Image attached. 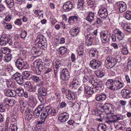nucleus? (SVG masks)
<instances>
[{"mask_svg": "<svg viewBox=\"0 0 131 131\" xmlns=\"http://www.w3.org/2000/svg\"><path fill=\"white\" fill-rule=\"evenodd\" d=\"M106 84L109 89L114 91L121 89L124 85L123 82H121L119 80L112 79L107 80Z\"/></svg>", "mask_w": 131, "mask_h": 131, "instance_id": "obj_1", "label": "nucleus"}, {"mask_svg": "<svg viewBox=\"0 0 131 131\" xmlns=\"http://www.w3.org/2000/svg\"><path fill=\"white\" fill-rule=\"evenodd\" d=\"M16 66L19 69L21 70L28 68V65L25 60L21 58L17 59L16 61Z\"/></svg>", "mask_w": 131, "mask_h": 131, "instance_id": "obj_2", "label": "nucleus"}, {"mask_svg": "<svg viewBox=\"0 0 131 131\" xmlns=\"http://www.w3.org/2000/svg\"><path fill=\"white\" fill-rule=\"evenodd\" d=\"M101 111L104 112L106 114H113L114 110L112 105L109 103L105 104L104 105L100 107Z\"/></svg>", "mask_w": 131, "mask_h": 131, "instance_id": "obj_3", "label": "nucleus"}, {"mask_svg": "<svg viewBox=\"0 0 131 131\" xmlns=\"http://www.w3.org/2000/svg\"><path fill=\"white\" fill-rule=\"evenodd\" d=\"M117 63L116 60L114 57L108 56L105 61V65L107 68H113Z\"/></svg>", "mask_w": 131, "mask_h": 131, "instance_id": "obj_4", "label": "nucleus"}, {"mask_svg": "<svg viewBox=\"0 0 131 131\" xmlns=\"http://www.w3.org/2000/svg\"><path fill=\"white\" fill-rule=\"evenodd\" d=\"M88 80H89V82L93 86L94 85L95 83L97 82V81L95 79L94 76L93 75L90 76L88 78L87 74H84L83 78V83H86Z\"/></svg>", "mask_w": 131, "mask_h": 131, "instance_id": "obj_5", "label": "nucleus"}, {"mask_svg": "<svg viewBox=\"0 0 131 131\" xmlns=\"http://www.w3.org/2000/svg\"><path fill=\"white\" fill-rule=\"evenodd\" d=\"M115 7L118 9L121 13L124 12L127 9V6L125 3L122 2H119L115 4Z\"/></svg>", "mask_w": 131, "mask_h": 131, "instance_id": "obj_6", "label": "nucleus"}, {"mask_svg": "<svg viewBox=\"0 0 131 131\" xmlns=\"http://www.w3.org/2000/svg\"><path fill=\"white\" fill-rule=\"evenodd\" d=\"M34 67L36 68V73L37 75H39L43 70V63L42 62H39L37 61H35L34 63Z\"/></svg>", "mask_w": 131, "mask_h": 131, "instance_id": "obj_7", "label": "nucleus"}, {"mask_svg": "<svg viewBox=\"0 0 131 131\" xmlns=\"http://www.w3.org/2000/svg\"><path fill=\"white\" fill-rule=\"evenodd\" d=\"M101 36L102 42L105 43L109 41L111 36V34L110 32L106 31L101 34Z\"/></svg>", "mask_w": 131, "mask_h": 131, "instance_id": "obj_8", "label": "nucleus"}, {"mask_svg": "<svg viewBox=\"0 0 131 131\" xmlns=\"http://www.w3.org/2000/svg\"><path fill=\"white\" fill-rule=\"evenodd\" d=\"M70 74L69 71L66 68L63 69L61 72L60 79L63 80H66L69 79Z\"/></svg>", "mask_w": 131, "mask_h": 131, "instance_id": "obj_9", "label": "nucleus"}, {"mask_svg": "<svg viewBox=\"0 0 131 131\" xmlns=\"http://www.w3.org/2000/svg\"><path fill=\"white\" fill-rule=\"evenodd\" d=\"M93 86H95L94 88L95 92L97 93H100L101 91H102L104 87L103 82L101 81H99V82H97Z\"/></svg>", "mask_w": 131, "mask_h": 131, "instance_id": "obj_10", "label": "nucleus"}, {"mask_svg": "<svg viewBox=\"0 0 131 131\" xmlns=\"http://www.w3.org/2000/svg\"><path fill=\"white\" fill-rule=\"evenodd\" d=\"M106 120L105 123L110 124H113V123L117 121L116 115H111L110 116H107L106 117Z\"/></svg>", "mask_w": 131, "mask_h": 131, "instance_id": "obj_11", "label": "nucleus"}, {"mask_svg": "<svg viewBox=\"0 0 131 131\" xmlns=\"http://www.w3.org/2000/svg\"><path fill=\"white\" fill-rule=\"evenodd\" d=\"M101 63L100 61L96 59H93L90 62L89 66L92 69H96L101 66Z\"/></svg>", "mask_w": 131, "mask_h": 131, "instance_id": "obj_12", "label": "nucleus"}, {"mask_svg": "<svg viewBox=\"0 0 131 131\" xmlns=\"http://www.w3.org/2000/svg\"><path fill=\"white\" fill-rule=\"evenodd\" d=\"M98 15L102 18H106L108 15L107 9L104 7L101 8L98 11Z\"/></svg>", "mask_w": 131, "mask_h": 131, "instance_id": "obj_13", "label": "nucleus"}, {"mask_svg": "<svg viewBox=\"0 0 131 131\" xmlns=\"http://www.w3.org/2000/svg\"><path fill=\"white\" fill-rule=\"evenodd\" d=\"M121 94L124 98L128 99L131 97V91L128 89H123L121 91Z\"/></svg>", "mask_w": 131, "mask_h": 131, "instance_id": "obj_14", "label": "nucleus"}, {"mask_svg": "<svg viewBox=\"0 0 131 131\" xmlns=\"http://www.w3.org/2000/svg\"><path fill=\"white\" fill-rule=\"evenodd\" d=\"M85 38L86 44L87 46H90L92 44V41L91 39L94 38V36L92 34H90L88 35V34L84 35Z\"/></svg>", "mask_w": 131, "mask_h": 131, "instance_id": "obj_15", "label": "nucleus"}, {"mask_svg": "<svg viewBox=\"0 0 131 131\" xmlns=\"http://www.w3.org/2000/svg\"><path fill=\"white\" fill-rule=\"evenodd\" d=\"M69 117L68 114L66 112L61 113L59 116L58 119L59 121L62 122H64L67 121Z\"/></svg>", "mask_w": 131, "mask_h": 131, "instance_id": "obj_16", "label": "nucleus"}, {"mask_svg": "<svg viewBox=\"0 0 131 131\" xmlns=\"http://www.w3.org/2000/svg\"><path fill=\"white\" fill-rule=\"evenodd\" d=\"M84 93L88 95H91L95 92L94 88H90L87 85H84Z\"/></svg>", "mask_w": 131, "mask_h": 131, "instance_id": "obj_17", "label": "nucleus"}, {"mask_svg": "<svg viewBox=\"0 0 131 131\" xmlns=\"http://www.w3.org/2000/svg\"><path fill=\"white\" fill-rule=\"evenodd\" d=\"M113 32L115 34L118 35L117 38L119 40H122L124 37V34L119 29H115L114 30Z\"/></svg>", "mask_w": 131, "mask_h": 131, "instance_id": "obj_18", "label": "nucleus"}, {"mask_svg": "<svg viewBox=\"0 0 131 131\" xmlns=\"http://www.w3.org/2000/svg\"><path fill=\"white\" fill-rule=\"evenodd\" d=\"M43 109V107L42 105H41L38 106L34 111L33 114L34 116L35 117H38L40 115L41 112Z\"/></svg>", "mask_w": 131, "mask_h": 131, "instance_id": "obj_19", "label": "nucleus"}, {"mask_svg": "<svg viewBox=\"0 0 131 131\" xmlns=\"http://www.w3.org/2000/svg\"><path fill=\"white\" fill-rule=\"evenodd\" d=\"M40 83L41 84H40V86L41 84L42 85V84L41 83ZM39 87H39L38 88L37 92L38 94L42 95L44 96H46L47 94V91L46 89L44 87H40V86Z\"/></svg>", "mask_w": 131, "mask_h": 131, "instance_id": "obj_20", "label": "nucleus"}, {"mask_svg": "<svg viewBox=\"0 0 131 131\" xmlns=\"http://www.w3.org/2000/svg\"><path fill=\"white\" fill-rule=\"evenodd\" d=\"M72 7V3L68 1L65 3L63 6L64 10L67 12L70 10Z\"/></svg>", "mask_w": 131, "mask_h": 131, "instance_id": "obj_21", "label": "nucleus"}, {"mask_svg": "<svg viewBox=\"0 0 131 131\" xmlns=\"http://www.w3.org/2000/svg\"><path fill=\"white\" fill-rule=\"evenodd\" d=\"M4 93L7 96L11 97H13L16 94V92L15 90H5Z\"/></svg>", "mask_w": 131, "mask_h": 131, "instance_id": "obj_22", "label": "nucleus"}, {"mask_svg": "<svg viewBox=\"0 0 131 131\" xmlns=\"http://www.w3.org/2000/svg\"><path fill=\"white\" fill-rule=\"evenodd\" d=\"M106 98V95L104 94L96 95L95 96L96 100L100 102H102L105 100Z\"/></svg>", "mask_w": 131, "mask_h": 131, "instance_id": "obj_23", "label": "nucleus"}, {"mask_svg": "<svg viewBox=\"0 0 131 131\" xmlns=\"http://www.w3.org/2000/svg\"><path fill=\"white\" fill-rule=\"evenodd\" d=\"M36 41L38 43H39V44H41L42 46V42L43 43L45 42L46 41V39L44 36L40 35L37 36Z\"/></svg>", "mask_w": 131, "mask_h": 131, "instance_id": "obj_24", "label": "nucleus"}, {"mask_svg": "<svg viewBox=\"0 0 131 131\" xmlns=\"http://www.w3.org/2000/svg\"><path fill=\"white\" fill-rule=\"evenodd\" d=\"M40 84H37L36 85L33 86L31 85L27 89V91L29 92H36L37 89H38V88L40 86Z\"/></svg>", "mask_w": 131, "mask_h": 131, "instance_id": "obj_25", "label": "nucleus"}, {"mask_svg": "<svg viewBox=\"0 0 131 131\" xmlns=\"http://www.w3.org/2000/svg\"><path fill=\"white\" fill-rule=\"evenodd\" d=\"M66 96L67 99L70 100H74L75 98L74 94L69 90H68V93Z\"/></svg>", "mask_w": 131, "mask_h": 131, "instance_id": "obj_26", "label": "nucleus"}, {"mask_svg": "<svg viewBox=\"0 0 131 131\" xmlns=\"http://www.w3.org/2000/svg\"><path fill=\"white\" fill-rule=\"evenodd\" d=\"M79 31L77 28H73L70 29L71 35L72 37L76 36Z\"/></svg>", "mask_w": 131, "mask_h": 131, "instance_id": "obj_27", "label": "nucleus"}, {"mask_svg": "<svg viewBox=\"0 0 131 131\" xmlns=\"http://www.w3.org/2000/svg\"><path fill=\"white\" fill-rule=\"evenodd\" d=\"M5 37V41L7 42L6 44L8 43L10 46L13 44L12 37L8 35H4Z\"/></svg>", "mask_w": 131, "mask_h": 131, "instance_id": "obj_28", "label": "nucleus"}, {"mask_svg": "<svg viewBox=\"0 0 131 131\" xmlns=\"http://www.w3.org/2000/svg\"><path fill=\"white\" fill-rule=\"evenodd\" d=\"M94 13L92 12L90 13L86 17V20L91 22L94 20Z\"/></svg>", "mask_w": 131, "mask_h": 131, "instance_id": "obj_29", "label": "nucleus"}, {"mask_svg": "<svg viewBox=\"0 0 131 131\" xmlns=\"http://www.w3.org/2000/svg\"><path fill=\"white\" fill-rule=\"evenodd\" d=\"M106 128V125L100 123L98 125L97 131H105Z\"/></svg>", "mask_w": 131, "mask_h": 131, "instance_id": "obj_30", "label": "nucleus"}, {"mask_svg": "<svg viewBox=\"0 0 131 131\" xmlns=\"http://www.w3.org/2000/svg\"><path fill=\"white\" fill-rule=\"evenodd\" d=\"M78 17L76 16H72L69 18L68 22L70 24H71L73 23L74 21H77L78 20Z\"/></svg>", "mask_w": 131, "mask_h": 131, "instance_id": "obj_31", "label": "nucleus"}, {"mask_svg": "<svg viewBox=\"0 0 131 131\" xmlns=\"http://www.w3.org/2000/svg\"><path fill=\"white\" fill-rule=\"evenodd\" d=\"M124 17L127 20H129L131 19V11H126L124 13Z\"/></svg>", "mask_w": 131, "mask_h": 131, "instance_id": "obj_32", "label": "nucleus"}, {"mask_svg": "<svg viewBox=\"0 0 131 131\" xmlns=\"http://www.w3.org/2000/svg\"><path fill=\"white\" fill-rule=\"evenodd\" d=\"M97 53V51L95 48H92L89 51V56L92 57H94Z\"/></svg>", "mask_w": 131, "mask_h": 131, "instance_id": "obj_33", "label": "nucleus"}, {"mask_svg": "<svg viewBox=\"0 0 131 131\" xmlns=\"http://www.w3.org/2000/svg\"><path fill=\"white\" fill-rule=\"evenodd\" d=\"M23 77H24V79L26 78H28L29 79L31 78L32 75L30 72L28 71H24L22 73Z\"/></svg>", "mask_w": 131, "mask_h": 131, "instance_id": "obj_34", "label": "nucleus"}, {"mask_svg": "<svg viewBox=\"0 0 131 131\" xmlns=\"http://www.w3.org/2000/svg\"><path fill=\"white\" fill-rule=\"evenodd\" d=\"M95 74L96 76L99 78H102L104 75V73L102 71L97 70L95 71Z\"/></svg>", "mask_w": 131, "mask_h": 131, "instance_id": "obj_35", "label": "nucleus"}, {"mask_svg": "<svg viewBox=\"0 0 131 131\" xmlns=\"http://www.w3.org/2000/svg\"><path fill=\"white\" fill-rule=\"evenodd\" d=\"M5 37L4 35H2L0 39V45L1 46H4L6 45V42L5 41Z\"/></svg>", "mask_w": 131, "mask_h": 131, "instance_id": "obj_36", "label": "nucleus"}, {"mask_svg": "<svg viewBox=\"0 0 131 131\" xmlns=\"http://www.w3.org/2000/svg\"><path fill=\"white\" fill-rule=\"evenodd\" d=\"M6 2L9 8H12L14 5L13 0H6Z\"/></svg>", "mask_w": 131, "mask_h": 131, "instance_id": "obj_37", "label": "nucleus"}, {"mask_svg": "<svg viewBox=\"0 0 131 131\" xmlns=\"http://www.w3.org/2000/svg\"><path fill=\"white\" fill-rule=\"evenodd\" d=\"M60 54L63 55L65 54L67 51V48L65 47H61L59 48Z\"/></svg>", "mask_w": 131, "mask_h": 131, "instance_id": "obj_38", "label": "nucleus"}, {"mask_svg": "<svg viewBox=\"0 0 131 131\" xmlns=\"http://www.w3.org/2000/svg\"><path fill=\"white\" fill-rule=\"evenodd\" d=\"M17 127L16 124H12L9 129V131H17Z\"/></svg>", "mask_w": 131, "mask_h": 131, "instance_id": "obj_39", "label": "nucleus"}, {"mask_svg": "<svg viewBox=\"0 0 131 131\" xmlns=\"http://www.w3.org/2000/svg\"><path fill=\"white\" fill-rule=\"evenodd\" d=\"M20 85H22L24 82V80L23 76H21L19 78L16 79V81Z\"/></svg>", "mask_w": 131, "mask_h": 131, "instance_id": "obj_40", "label": "nucleus"}, {"mask_svg": "<svg viewBox=\"0 0 131 131\" xmlns=\"http://www.w3.org/2000/svg\"><path fill=\"white\" fill-rule=\"evenodd\" d=\"M72 82L77 84L78 86L80 84V80L77 77H75L73 78Z\"/></svg>", "mask_w": 131, "mask_h": 131, "instance_id": "obj_41", "label": "nucleus"}, {"mask_svg": "<svg viewBox=\"0 0 131 131\" xmlns=\"http://www.w3.org/2000/svg\"><path fill=\"white\" fill-rule=\"evenodd\" d=\"M27 34V31L25 30H22L20 33V37L22 39H24L26 37Z\"/></svg>", "mask_w": 131, "mask_h": 131, "instance_id": "obj_42", "label": "nucleus"}, {"mask_svg": "<svg viewBox=\"0 0 131 131\" xmlns=\"http://www.w3.org/2000/svg\"><path fill=\"white\" fill-rule=\"evenodd\" d=\"M4 61L5 62H7L9 61L11 59V56L10 55L5 54V56L4 57Z\"/></svg>", "mask_w": 131, "mask_h": 131, "instance_id": "obj_43", "label": "nucleus"}, {"mask_svg": "<svg viewBox=\"0 0 131 131\" xmlns=\"http://www.w3.org/2000/svg\"><path fill=\"white\" fill-rule=\"evenodd\" d=\"M48 115L45 111H44L42 112L40 116V118L43 119H45V120Z\"/></svg>", "mask_w": 131, "mask_h": 131, "instance_id": "obj_44", "label": "nucleus"}, {"mask_svg": "<svg viewBox=\"0 0 131 131\" xmlns=\"http://www.w3.org/2000/svg\"><path fill=\"white\" fill-rule=\"evenodd\" d=\"M121 52L124 55H127L128 53V50L127 47H123L121 49Z\"/></svg>", "mask_w": 131, "mask_h": 131, "instance_id": "obj_45", "label": "nucleus"}, {"mask_svg": "<svg viewBox=\"0 0 131 131\" xmlns=\"http://www.w3.org/2000/svg\"><path fill=\"white\" fill-rule=\"evenodd\" d=\"M21 15H23L22 18L21 19L23 22H26L28 20V18H27L26 15H24L23 13H20L19 14V17H20Z\"/></svg>", "mask_w": 131, "mask_h": 131, "instance_id": "obj_46", "label": "nucleus"}, {"mask_svg": "<svg viewBox=\"0 0 131 131\" xmlns=\"http://www.w3.org/2000/svg\"><path fill=\"white\" fill-rule=\"evenodd\" d=\"M16 102L15 100L13 99H10L8 105L12 106H13L16 103Z\"/></svg>", "mask_w": 131, "mask_h": 131, "instance_id": "obj_47", "label": "nucleus"}, {"mask_svg": "<svg viewBox=\"0 0 131 131\" xmlns=\"http://www.w3.org/2000/svg\"><path fill=\"white\" fill-rule=\"evenodd\" d=\"M31 78L33 81L35 82H39L40 80L39 78L36 75L31 76Z\"/></svg>", "mask_w": 131, "mask_h": 131, "instance_id": "obj_48", "label": "nucleus"}, {"mask_svg": "<svg viewBox=\"0 0 131 131\" xmlns=\"http://www.w3.org/2000/svg\"><path fill=\"white\" fill-rule=\"evenodd\" d=\"M127 42L124 40L120 41L119 43V45L120 47L122 46L123 48L127 47Z\"/></svg>", "mask_w": 131, "mask_h": 131, "instance_id": "obj_49", "label": "nucleus"}, {"mask_svg": "<svg viewBox=\"0 0 131 131\" xmlns=\"http://www.w3.org/2000/svg\"><path fill=\"white\" fill-rule=\"evenodd\" d=\"M22 76V75H21L18 72L14 74L13 76V78L16 81V80L17 79L19 78L21 76Z\"/></svg>", "mask_w": 131, "mask_h": 131, "instance_id": "obj_50", "label": "nucleus"}, {"mask_svg": "<svg viewBox=\"0 0 131 131\" xmlns=\"http://www.w3.org/2000/svg\"><path fill=\"white\" fill-rule=\"evenodd\" d=\"M15 24L19 26H20L22 24V22L20 19H17L14 21Z\"/></svg>", "mask_w": 131, "mask_h": 131, "instance_id": "obj_51", "label": "nucleus"}, {"mask_svg": "<svg viewBox=\"0 0 131 131\" xmlns=\"http://www.w3.org/2000/svg\"><path fill=\"white\" fill-rule=\"evenodd\" d=\"M17 116L14 115L13 116H12L11 119V122L13 123L16 122L17 121Z\"/></svg>", "mask_w": 131, "mask_h": 131, "instance_id": "obj_52", "label": "nucleus"}, {"mask_svg": "<svg viewBox=\"0 0 131 131\" xmlns=\"http://www.w3.org/2000/svg\"><path fill=\"white\" fill-rule=\"evenodd\" d=\"M113 125H114L115 127L117 129H120L121 127V125L118 123L116 122L114 123H113Z\"/></svg>", "mask_w": 131, "mask_h": 131, "instance_id": "obj_53", "label": "nucleus"}, {"mask_svg": "<svg viewBox=\"0 0 131 131\" xmlns=\"http://www.w3.org/2000/svg\"><path fill=\"white\" fill-rule=\"evenodd\" d=\"M3 24H4L5 27L6 29H10L12 28V25L6 22V23H3Z\"/></svg>", "mask_w": 131, "mask_h": 131, "instance_id": "obj_54", "label": "nucleus"}, {"mask_svg": "<svg viewBox=\"0 0 131 131\" xmlns=\"http://www.w3.org/2000/svg\"><path fill=\"white\" fill-rule=\"evenodd\" d=\"M11 16L9 15H7L4 19V21H3L4 23H6V21H9L11 19Z\"/></svg>", "mask_w": 131, "mask_h": 131, "instance_id": "obj_55", "label": "nucleus"}, {"mask_svg": "<svg viewBox=\"0 0 131 131\" xmlns=\"http://www.w3.org/2000/svg\"><path fill=\"white\" fill-rule=\"evenodd\" d=\"M51 111V107L49 106H47L46 107L45 111L48 115L50 114V112Z\"/></svg>", "mask_w": 131, "mask_h": 131, "instance_id": "obj_56", "label": "nucleus"}, {"mask_svg": "<svg viewBox=\"0 0 131 131\" xmlns=\"http://www.w3.org/2000/svg\"><path fill=\"white\" fill-rule=\"evenodd\" d=\"M77 87H79L77 84H76L75 83H74L72 82L70 84V87L71 89H77Z\"/></svg>", "mask_w": 131, "mask_h": 131, "instance_id": "obj_57", "label": "nucleus"}, {"mask_svg": "<svg viewBox=\"0 0 131 131\" xmlns=\"http://www.w3.org/2000/svg\"><path fill=\"white\" fill-rule=\"evenodd\" d=\"M7 106L6 105L3 106V105H0V112H3L5 111L6 109Z\"/></svg>", "mask_w": 131, "mask_h": 131, "instance_id": "obj_58", "label": "nucleus"}, {"mask_svg": "<svg viewBox=\"0 0 131 131\" xmlns=\"http://www.w3.org/2000/svg\"><path fill=\"white\" fill-rule=\"evenodd\" d=\"M77 8L81 10L82 8V0H78L77 3Z\"/></svg>", "mask_w": 131, "mask_h": 131, "instance_id": "obj_59", "label": "nucleus"}, {"mask_svg": "<svg viewBox=\"0 0 131 131\" xmlns=\"http://www.w3.org/2000/svg\"><path fill=\"white\" fill-rule=\"evenodd\" d=\"M124 29L129 32H131V26L129 25H127L125 27Z\"/></svg>", "mask_w": 131, "mask_h": 131, "instance_id": "obj_60", "label": "nucleus"}, {"mask_svg": "<svg viewBox=\"0 0 131 131\" xmlns=\"http://www.w3.org/2000/svg\"><path fill=\"white\" fill-rule=\"evenodd\" d=\"M82 49V46H78V48L77 49L78 54L80 56H81L82 55V52L81 51Z\"/></svg>", "mask_w": 131, "mask_h": 131, "instance_id": "obj_61", "label": "nucleus"}, {"mask_svg": "<svg viewBox=\"0 0 131 131\" xmlns=\"http://www.w3.org/2000/svg\"><path fill=\"white\" fill-rule=\"evenodd\" d=\"M26 118L28 120H30L32 118V116L31 114L29 112H27L26 113Z\"/></svg>", "mask_w": 131, "mask_h": 131, "instance_id": "obj_62", "label": "nucleus"}, {"mask_svg": "<svg viewBox=\"0 0 131 131\" xmlns=\"http://www.w3.org/2000/svg\"><path fill=\"white\" fill-rule=\"evenodd\" d=\"M71 61L72 62H74L76 60V58L75 54L73 53H72L71 56Z\"/></svg>", "mask_w": 131, "mask_h": 131, "instance_id": "obj_63", "label": "nucleus"}, {"mask_svg": "<svg viewBox=\"0 0 131 131\" xmlns=\"http://www.w3.org/2000/svg\"><path fill=\"white\" fill-rule=\"evenodd\" d=\"M10 98L8 97H6L5 98L4 100V102L5 103L6 106H7L8 105L9 102V100Z\"/></svg>", "mask_w": 131, "mask_h": 131, "instance_id": "obj_64", "label": "nucleus"}]
</instances>
